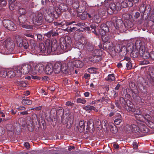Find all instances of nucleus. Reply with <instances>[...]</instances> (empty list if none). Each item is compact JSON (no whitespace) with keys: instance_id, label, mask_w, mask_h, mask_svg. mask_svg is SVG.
<instances>
[{"instance_id":"f257e3e1","label":"nucleus","mask_w":154,"mask_h":154,"mask_svg":"<svg viewBox=\"0 0 154 154\" xmlns=\"http://www.w3.org/2000/svg\"><path fill=\"white\" fill-rule=\"evenodd\" d=\"M68 42H66V39L63 38L60 39V45L57 46V41L56 40H54L51 41L47 39L45 42V44L42 43L39 44V46L36 47L35 51L37 53H44L47 50L48 54H50L51 52H54L55 53H63L66 51L67 48L69 47L71 43V41L68 40Z\"/></svg>"},{"instance_id":"f03ea898","label":"nucleus","mask_w":154,"mask_h":154,"mask_svg":"<svg viewBox=\"0 0 154 154\" xmlns=\"http://www.w3.org/2000/svg\"><path fill=\"white\" fill-rule=\"evenodd\" d=\"M137 125L135 124L127 125L126 127V132L130 133L131 132L140 134L141 133H146L149 131V130L147 126L142 122L139 123L136 121Z\"/></svg>"},{"instance_id":"7ed1b4c3","label":"nucleus","mask_w":154,"mask_h":154,"mask_svg":"<svg viewBox=\"0 0 154 154\" xmlns=\"http://www.w3.org/2000/svg\"><path fill=\"white\" fill-rule=\"evenodd\" d=\"M129 106L130 107L129 110H131L135 115L136 121L142 123L145 122L146 124L151 121L152 118L148 114H145L144 116L141 115L142 112L139 108L137 107H136L133 104Z\"/></svg>"},{"instance_id":"20e7f679","label":"nucleus","mask_w":154,"mask_h":154,"mask_svg":"<svg viewBox=\"0 0 154 154\" xmlns=\"http://www.w3.org/2000/svg\"><path fill=\"white\" fill-rule=\"evenodd\" d=\"M52 64L54 72L55 73H59L61 71L64 74H69L67 63L58 62Z\"/></svg>"},{"instance_id":"39448f33","label":"nucleus","mask_w":154,"mask_h":154,"mask_svg":"<svg viewBox=\"0 0 154 154\" xmlns=\"http://www.w3.org/2000/svg\"><path fill=\"white\" fill-rule=\"evenodd\" d=\"M142 46L141 42L140 40H137L134 45H130L131 48H130V53L131 56L134 58L137 57L139 54L140 55V48Z\"/></svg>"},{"instance_id":"423d86ee","label":"nucleus","mask_w":154,"mask_h":154,"mask_svg":"<svg viewBox=\"0 0 154 154\" xmlns=\"http://www.w3.org/2000/svg\"><path fill=\"white\" fill-rule=\"evenodd\" d=\"M84 65V63L82 61L76 60L69 62L67 63L68 67L69 74L71 73L74 69V67L81 68Z\"/></svg>"},{"instance_id":"0eeeda50","label":"nucleus","mask_w":154,"mask_h":154,"mask_svg":"<svg viewBox=\"0 0 154 154\" xmlns=\"http://www.w3.org/2000/svg\"><path fill=\"white\" fill-rule=\"evenodd\" d=\"M109 0H108L106 2V6L107 5H109L108 8L106 9V11L108 14L112 15L114 11L116 10L118 11L121 9V6L119 3H116V4L112 3V0L109 3L108 2Z\"/></svg>"},{"instance_id":"6e6552de","label":"nucleus","mask_w":154,"mask_h":154,"mask_svg":"<svg viewBox=\"0 0 154 154\" xmlns=\"http://www.w3.org/2000/svg\"><path fill=\"white\" fill-rule=\"evenodd\" d=\"M16 42L18 46L20 48H23L24 49L30 50L29 46L28 41L25 39H22L19 35L15 36Z\"/></svg>"},{"instance_id":"1a4fd4ad","label":"nucleus","mask_w":154,"mask_h":154,"mask_svg":"<svg viewBox=\"0 0 154 154\" xmlns=\"http://www.w3.org/2000/svg\"><path fill=\"white\" fill-rule=\"evenodd\" d=\"M31 17L33 23L34 24L39 25L42 24L43 21V16L42 13L40 12L33 13Z\"/></svg>"},{"instance_id":"9d476101","label":"nucleus","mask_w":154,"mask_h":154,"mask_svg":"<svg viewBox=\"0 0 154 154\" xmlns=\"http://www.w3.org/2000/svg\"><path fill=\"white\" fill-rule=\"evenodd\" d=\"M3 24L5 27L7 29L11 31H15L17 28L16 26L12 21L8 20H4Z\"/></svg>"},{"instance_id":"9b49d317","label":"nucleus","mask_w":154,"mask_h":154,"mask_svg":"<svg viewBox=\"0 0 154 154\" xmlns=\"http://www.w3.org/2000/svg\"><path fill=\"white\" fill-rule=\"evenodd\" d=\"M146 77L151 84L154 85V68L150 69L146 75Z\"/></svg>"},{"instance_id":"f8f14e48","label":"nucleus","mask_w":154,"mask_h":154,"mask_svg":"<svg viewBox=\"0 0 154 154\" xmlns=\"http://www.w3.org/2000/svg\"><path fill=\"white\" fill-rule=\"evenodd\" d=\"M140 55L142 58L144 59H147L150 58V53L146 51V48L144 45L140 48Z\"/></svg>"},{"instance_id":"ddd939ff","label":"nucleus","mask_w":154,"mask_h":154,"mask_svg":"<svg viewBox=\"0 0 154 154\" xmlns=\"http://www.w3.org/2000/svg\"><path fill=\"white\" fill-rule=\"evenodd\" d=\"M115 28L121 32H123L125 30L124 29V24L121 19L117 20L116 24H114Z\"/></svg>"},{"instance_id":"4468645a","label":"nucleus","mask_w":154,"mask_h":154,"mask_svg":"<svg viewBox=\"0 0 154 154\" xmlns=\"http://www.w3.org/2000/svg\"><path fill=\"white\" fill-rule=\"evenodd\" d=\"M23 74H28L31 70L32 66L30 64H25L20 66Z\"/></svg>"},{"instance_id":"2eb2a0df","label":"nucleus","mask_w":154,"mask_h":154,"mask_svg":"<svg viewBox=\"0 0 154 154\" xmlns=\"http://www.w3.org/2000/svg\"><path fill=\"white\" fill-rule=\"evenodd\" d=\"M120 102L121 104H123L125 105V108L128 111H131V110H129V108H130L129 106H130V105L131 106V105L133 104L129 100H128L126 101L124 98L121 97L120 98Z\"/></svg>"},{"instance_id":"dca6fc26","label":"nucleus","mask_w":154,"mask_h":154,"mask_svg":"<svg viewBox=\"0 0 154 154\" xmlns=\"http://www.w3.org/2000/svg\"><path fill=\"white\" fill-rule=\"evenodd\" d=\"M59 35V32L55 29L51 30L45 34V36L48 38H51L52 37L56 36Z\"/></svg>"},{"instance_id":"f3484780","label":"nucleus","mask_w":154,"mask_h":154,"mask_svg":"<svg viewBox=\"0 0 154 154\" xmlns=\"http://www.w3.org/2000/svg\"><path fill=\"white\" fill-rule=\"evenodd\" d=\"M105 24H102L101 25V29L100 30L99 32L101 36V38L103 42L105 44L106 42V29H105Z\"/></svg>"},{"instance_id":"a211bd4d","label":"nucleus","mask_w":154,"mask_h":154,"mask_svg":"<svg viewBox=\"0 0 154 154\" xmlns=\"http://www.w3.org/2000/svg\"><path fill=\"white\" fill-rule=\"evenodd\" d=\"M4 45L7 49L10 51H12L14 47L12 42L9 39L6 40L4 42Z\"/></svg>"},{"instance_id":"6ab92c4d","label":"nucleus","mask_w":154,"mask_h":154,"mask_svg":"<svg viewBox=\"0 0 154 154\" xmlns=\"http://www.w3.org/2000/svg\"><path fill=\"white\" fill-rule=\"evenodd\" d=\"M107 46H108V48L106 49V51L110 54H114L115 47L112 43L110 42L109 41L106 40V48Z\"/></svg>"},{"instance_id":"aec40b11","label":"nucleus","mask_w":154,"mask_h":154,"mask_svg":"<svg viewBox=\"0 0 154 154\" xmlns=\"http://www.w3.org/2000/svg\"><path fill=\"white\" fill-rule=\"evenodd\" d=\"M130 0H120L121 6L122 8L131 7L132 6V4Z\"/></svg>"},{"instance_id":"412c9836","label":"nucleus","mask_w":154,"mask_h":154,"mask_svg":"<svg viewBox=\"0 0 154 154\" xmlns=\"http://www.w3.org/2000/svg\"><path fill=\"white\" fill-rule=\"evenodd\" d=\"M79 46H78L79 49H83L85 46H87V41L86 38L83 37H81L79 40Z\"/></svg>"},{"instance_id":"4be33fe9","label":"nucleus","mask_w":154,"mask_h":154,"mask_svg":"<svg viewBox=\"0 0 154 154\" xmlns=\"http://www.w3.org/2000/svg\"><path fill=\"white\" fill-rule=\"evenodd\" d=\"M45 72L46 74L48 75H51L54 72L53 64L50 63L46 66Z\"/></svg>"},{"instance_id":"5701e85b","label":"nucleus","mask_w":154,"mask_h":154,"mask_svg":"<svg viewBox=\"0 0 154 154\" xmlns=\"http://www.w3.org/2000/svg\"><path fill=\"white\" fill-rule=\"evenodd\" d=\"M20 68V66H19L15 67L14 68V72L15 74V76L17 77H21L22 75L23 74L21 69H19Z\"/></svg>"},{"instance_id":"b1692460","label":"nucleus","mask_w":154,"mask_h":154,"mask_svg":"<svg viewBox=\"0 0 154 154\" xmlns=\"http://www.w3.org/2000/svg\"><path fill=\"white\" fill-rule=\"evenodd\" d=\"M102 54V52L99 49H96L94 50L93 52V55L95 56L99 60L101 59V55Z\"/></svg>"},{"instance_id":"393cba45","label":"nucleus","mask_w":154,"mask_h":154,"mask_svg":"<svg viewBox=\"0 0 154 154\" xmlns=\"http://www.w3.org/2000/svg\"><path fill=\"white\" fill-rule=\"evenodd\" d=\"M130 48H131L130 45L128 46L126 48L125 47H123L121 48V50L119 54L121 56H124L127 54V51L130 52Z\"/></svg>"},{"instance_id":"a878e982","label":"nucleus","mask_w":154,"mask_h":154,"mask_svg":"<svg viewBox=\"0 0 154 154\" xmlns=\"http://www.w3.org/2000/svg\"><path fill=\"white\" fill-rule=\"evenodd\" d=\"M35 69L36 71L40 73L44 71V66L42 64H37L35 66Z\"/></svg>"},{"instance_id":"bb28decb","label":"nucleus","mask_w":154,"mask_h":154,"mask_svg":"<svg viewBox=\"0 0 154 154\" xmlns=\"http://www.w3.org/2000/svg\"><path fill=\"white\" fill-rule=\"evenodd\" d=\"M30 45L29 46L30 50H32L35 52L36 47H37L36 42L34 40L31 39L30 41Z\"/></svg>"},{"instance_id":"cd10ccee","label":"nucleus","mask_w":154,"mask_h":154,"mask_svg":"<svg viewBox=\"0 0 154 154\" xmlns=\"http://www.w3.org/2000/svg\"><path fill=\"white\" fill-rule=\"evenodd\" d=\"M83 108L84 109L88 111H90L92 110H93L95 111H98V110L97 109L94 107L89 105H88L86 106L83 107Z\"/></svg>"},{"instance_id":"c85d7f7f","label":"nucleus","mask_w":154,"mask_h":154,"mask_svg":"<svg viewBox=\"0 0 154 154\" xmlns=\"http://www.w3.org/2000/svg\"><path fill=\"white\" fill-rule=\"evenodd\" d=\"M124 29L125 28L129 29L131 28L133 26V24L130 20H127L124 23Z\"/></svg>"},{"instance_id":"c756f323","label":"nucleus","mask_w":154,"mask_h":154,"mask_svg":"<svg viewBox=\"0 0 154 154\" xmlns=\"http://www.w3.org/2000/svg\"><path fill=\"white\" fill-rule=\"evenodd\" d=\"M24 105H30L32 103V101L31 100L29 99L28 97L26 98L23 99L21 102Z\"/></svg>"},{"instance_id":"7c9ffc66","label":"nucleus","mask_w":154,"mask_h":154,"mask_svg":"<svg viewBox=\"0 0 154 154\" xmlns=\"http://www.w3.org/2000/svg\"><path fill=\"white\" fill-rule=\"evenodd\" d=\"M109 128L110 129V131L113 134H116L117 132V129L116 126L113 124H111L109 125Z\"/></svg>"},{"instance_id":"2f4dec72","label":"nucleus","mask_w":154,"mask_h":154,"mask_svg":"<svg viewBox=\"0 0 154 154\" xmlns=\"http://www.w3.org/2000/svg\"><path fill=\"white\" fill-rule=\"evenodd\" d=\"M79 131L82 132L85 130V125L83 120H81L79 122Z\"/></svg>"},{"instance_id":"473e14b6","label":"nucleus","mask_w":154,"mask_h":154,"mask_svg":"<svg viewBox=\"0 0 154 154\" xmlns=\"http://www.w3.org/2000/svg\"><path fill=\"white\" fill-rule=\"evenodd\" d=\"M146 14L147 15V16H149L150 18V16H151L152 13L151 7L149 5H147L146 6L144 14L146 15Z\"/></svg>"},{"instance_id":"72a5a7b5","label":"nucleus","mask_w":154,"mask_h":154,"mask_svg":"<svg viewBox=\"0 0 154 154\" xmlns=\"http://www.w3.org/2000/svg\"><path fill=\"white\" fill-rule=\"evenodd\" d=\"M18 20L21 24L24 23L27 20L26 17L24 15H20L18 17Z\"/></svg>"},{"instance_id":"f704fd0d","label":"nucleus","mask_w":154,"mask_h":154,"mask_svg":"<svg viewBox=\"0 0 154 154\" xmlns=\"http://www.w3.org/2000/svg\"><path fill=\"white\" fill-rule=\"evenodd\" d=\"M93 21L96 23H98L100 22L101 19L100 17L97 14H95L92 18Z\"/></svg>"},{"instance_id":"c9c22d12","label":"nucleus","mask_w":154,"mask_h":154,"mask_svg":"<svg viewBox=\"0 0 154 154\" xmlns=\"http://www.w3.org/2000/svg\"><path fill=\"white\" fill-rule=\"evenodd\" d=\"M7 76L9 78H12L15 76L14 70H10L7 72Z\"/></svg>"},{"instance_id":"e433bc0d","label":"nucleus","mask_w":154,"mask_h":154,"mask_svg":"<svg viewBox=\"0 0 154 154\" xmlns=\"http://www.w3.org/2000/svg\"><path fill=\"white\" fill-rule=\"evenodd\" d=\"M53 15H51V17L48 15H46L45 17V20L48 23L52 22L54 19V18H53Z\"/></svg>"},{"instance_id":"4c0bfd02","label":"nucleus","mask_w":154,"mask_h":154,"mask_svg":"<svg viewBox=\"0 0 154 154\" xmlns=\"http://www.w3.org/2000/svg\"><path fill=\"white\" fill-rule=\"evenodd\" d=\"M150 20L149 21L148 23V26H150L151 29H154V19H152L151 18H150Z\"/></svg>"},{"instance_id":"58836bf2","label":"nucleus","mask_w":154,"mask_h":154,"mask_svg":"<svg viewBox=\"0 0 154 154\" xmlns=\"http://www.w3.org/2000/svg\"><path fill=\"white\" fill-rule=\"evenodd\" d=\"M17 83L18 85L23 87H26L27 85L26 83L23 81H17Z\"/></svg>"},{"instance_id":"ea45409f","label":"nucleus","mask_w":154,"mask_h":154,"mask_svg":"<svg viewBox=\"0 0 154 154\" xmlns=\"http://www.w3.org/2000/svg\"><path fill=\"white\" fill-rule=\"evenodd\" d=\"M20 26L22 27L28 29H32L33 26L32 25H29L27 24H20Z\"/></svg>"},{"instance_id":"a19ab883","label":"nucleus","mask_w":154,"mask_h":154,"mask_svg":"<svg viewBox=\"0 0 154 154\" xmlns=\"http://www.w3.org/2000/svg\"><path fill=\"white\" fill-rule=\"evenodd\" d=\"M89 60L91 62H98L99 61V59H97L95 56L93 55V56L90 57L89 58Z\"/></svg>"},{"instance_id":"79ce46f5","label":"nucleus","mask_w":154,"mask_h":154,"mask_svg":"<svg viewBox=\"0 0 154 154\" xmlns=\"http://www.w3.org/2000/svg\"><path fill=\"white\" fill-rule=\"evenodd\" d=\"M115 79V77L113 74L108 75L107 79L106 80L109 81H112L114 80Z\"/></svg>"},{"instance_id":"37998d69","label":"nucleus","mask_w":154,"mask_h":154,"mask_svg":"<svg viewBox=\"0 0 154 154\" xmlns=\"http://www.w3.org/2000/svg\"><path fill=\"white\" fill-rule=\"evenodd\" d=\"M76 101L77 103L84 104L86 103V100L84 98L82 97L77 98Z\"/></svg>"},{"instance_id":"c03bdc74","label":"nucleus","mask_w":154,"mask_h":154,"mask_svg":"<svg viewBox=\"0 0 154 154\" xmlns=\"http://www.w3.org/2000/svg\"><path fill=\"white\" fill-rule=\"evenodd\" d=\"M145 9H146V6H145L144 5H141L139 8L140 12L141 14H143L142 16L144 14Z\"/></svg>"},{"instance_id":"a18cd8bd","label":"nucleus","mask_w":154,"mask_h":154,"mask_svg":"<svg viewBox=\"0 0 154 154\" xmlns=\"http://www.w3.org/2000/svg\"><path fill=\"white\" fill-rule=\"evenodd\" d=\"M7 72L0 69V77H5L7 75Z\"/></svg>"},{"instance_id":"49530a36","label":"nucleus","mask_w":154,"mask_h":154,"mask_svg":"<svg viewBox=\"0 0 154 154\" xmlns=\"http://www.w3.org/2000/svg\"><path fill=\"white\" fill-rule=\"evenodd\" d=\"M133 98L137 101L139 102H141L142 101L141 98L140 96H138V95L135 94V95H134L133 96Z\"/></svg>"},{"instance_id":"de8ad7c7","label":"nucleus","mask_w":154,"mask_h":154,"mask_svg":"<svg viewBox=\"0 0 154 154\" xmlns=\"http://www.w3.org/2000/svg\"><path fill=\"white\" fill-rule=\"evenodd\" d=\"M18 12L22 15H24L26 14V11L25 9L23 8H20L18 9Z\"/></svg>"},{"instance_id":"09e8293b","label":"nucleus","mask_w":154,"mask_h":154,"mask_svg":"<svg viewBox=\"0 0 154 154\" xmlns=\"http://www.w3.org/2000/svg\"><path fill=\"white\" fill-rule=\"evenodd\" d=\"M57 14V12L56 11H48V15H49L51 17V15H53V18H54V17H56L55 16V14Z\"/></svg>"},{"instance_id":"8fccbe9b","label":"nucleus","mask_w":154,"mask_h":154,"mask_svg":"<svg viewBox=\"0 0 154 154\" xmlns=\"http://www.w3.org/2000/svg\"><path fill=\"white\" fill-rule=\"evenodd\" d=\"M95 69L94 68H90L88 69V71L90 73H95Z\"/></svg>"},{"instance_id":"3c124183","label":"nucleus","mask_w":154,"mask_h":154,"mask_svg":"<svg viewBox=\"0 0 154 154\" xmlns=\"http://www.w3.org/2000/svg\"><path fill=\"white\" fill-rule=\"evenodd\" d=\"M132 14L134 16L135 19H137L140 17V13L139 12H135V14L133 13Z\"/></svg>"},{"instance_id":"603ef678","label":"nucleus","mask_w":154,"mask_h":154,"mask_svg":"<svg viewBox=\"0 0 154 154\" xmlns=\"http://www.w3.org/2000/svg\"><path fill=\"white\" fill-rule=\"evenodd\" d=\"M148 126L151 128L154 129V123L151 121L147 123Z\"/></svg>"},{"instance_id":"864d4df0","label":"nucleus","mask_w":154,"mask_h":154,"mask_svg":"<svg viewBox=\"0 0 154 154\" xmlns=\"http://www.w3.org/2000/svg\"><path fill=\"white\" fill-rule=\"evenodd\" d=\"M67 29L68 30V31L70 32H73L74 31H75V30H76L77 29L75 27H73L72 28L68 27L67 28Z\"/></svg>"},{"instance_id":"5fc2aeb1","label":"nucleus","mask_w":154,"mask_h":154,"mask_svg":"<svg viewBox=\"0 0 154 154\" xmlns=\"http://www.w3.org/2000/svg\"><path fill=\"white\" fill-rule=\"evenodd\" d=\"M72 5L74 8H78L79 7V4L78 1L74 2Z\"/></svg>"},{"instance_id":"6e6d98bb","label":"nucleus","mask_w":154,"mask_h":154,"mask_svg":"<svg viewBox=\"0 0 154 154\" xmlns=\"http://www.w3.org/2000/svg\"><path fill=\"white\" fill-rule=\"evenodd\" d=\"M129 87L131 89H133L136 88V85L135 83L133 82H131L129 83Z\"/></svg>"},{"instance_id":"4d7b16f0","label":"nucleus","mask_w":154,"mask_h":154,"mask_svg":"<svg viewBox=\"0 0 154 154\" xmlns=\"http://www.w3.org/2000/svg\"><path fill=\"white\" fill-rule=\"evenodd\" d=\"M126 67L128 69H130L132 67V64L130 61H128L126 63Z\"/></svg>"},{"instance_id":"13d9d810","label":"nucleus","mask_w":154,"mask_h":154,"mask_svg":"<svg viewBox=\"0 0 154 154\" xmlns=\"http://www.w3.org/2000/svg\"><path fill=\"white\" fill-rule=\"evenodd\" d=\"M35 35H37L38 40L39 41H41L42 40L43 38L41 34L37 33Z\"/></svg>"},{"instance_id":"bf43d9fd","label":"nucleus","mask_w":154,"mask_h":154,"mask_svg":"<svg viewBox=\"0 0 154 154\" xmlns=\"http://www.w3.org/2000/svg\"><path fill=\"white\" fill-rule=\"evenodd\" d=\"M7 4L5 0H2L0 2V5L1 6H5Z\"/></svg>"},{"instance_id":"052dcab7","label":"nucleus","mask_w":154,"mask_h":154,"mask_svg":"<svg viewBox=\"0 0 154 154\" xmlns=\"http://www.w3.org/2000/svg\"><path fill=\"white\" fill-rule=\"evenodd\" d=\"M122 122V119H115L114 121V123L115 124L119 125Z\"/></svg>"},{"instance_id":"680f3d73","label":"nucleus","mask_w":154,"mask_h":154,"mask_svg":"<svg viewBox=\"0 0 154 154\" xmlns=\"http://www.w3.org/2000/svg\"><path fill=\"white\" fill-rule=\"evenodd\" d=\"M88 124L89 126L90 127V125H91V126H92L93 127L94 126V122L93 120L91 119L89 120L88 122Z\"/></svg>"},{"instance_id":"e2e57ef3","label":"nucleus","mask_w":154,"mask_h":154,"mask_svg":"<svg viewBox=\"0 0 154 154\" xmlns=\"http://www.w3.org/2000/svg\"><path fill=\"white\" fill-rule=\"evenodd\" d=\"M121 48H119L118 49L117 47H115L114 50V54H115L116 53H119L120 54V52H121Z\"/></svg>"},{"instance_id":"0e129e2a","label":"nucleus","mask_w":154,"mask_h":154,"mask_svg":"<svg viewBox=\"0 0 154 154\" xmlns=\"http://www.w3.org/2000/svg\"><path fill=\"white\" fill-rule=\"evenodd\" d=\"M56 23L57 25L63 26L65 24L66 25V21L64 20L61 22H56Z\"/></svg>"},{"instance_id":"69168bd1","label":"nucleus","mask_w":154,"mask_h":154,"mask_svg":"<svg viewBox=\"0 0 154 154\" xmlns=\"http://www.w3.org/2000/svg\"><path fill=\"white\" fill-rule=\"evenodd\" d=\"M107 38H108L109 39H111L112 38V34L110 32H108V33H106V39Z\"/></svg>"},{"instance_id":"338daca9","label":"nucleus","mask_w":154,"mask_h":154,"mask_svg":"<svg viewBox=\"0 0 154 154\" xmlns=\"http://www.w3.org/2000/svg\"><path fill=\"white\" fill-rule=\"evenodd\" d=\"M29 114L27 111H24L21 112H19L18 113V115H27Z\"/></svg>"},{"instance_id":"774afa93","label":"nucleus","mask_w":154,"mask_h":154,"mask_svg":"<svg viewBox=\"0 0 154 154\" xmlns=\"http://www.w3.org/2000/svg\"><path fill=\"white\" fill-rule=\"evenodd\" d=\"M150 58L154 60V51H152L150 52Z\"/></svg>"}]
</instances>
